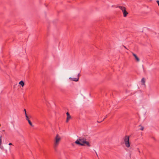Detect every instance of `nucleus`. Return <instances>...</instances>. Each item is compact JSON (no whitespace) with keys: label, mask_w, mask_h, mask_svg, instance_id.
<instances>
[{"label":"nucleus","mask_w":159,"mask_h":159,"mask_svg":"<svg viewBox=\"0 0 159 159\" xmlns=\"http://www.w3.org/2000/svg\"><path fill=\"white\" fill-rule=\"evenodd\" d=\"M61 140V137L59 136L58 134H57L54 140V148L55 151H56V148L58 145Z\"/></svg>","instance_id":"nucleus-1"},{"label":"nucleus","mask_w":159,"mask_h":159,"mask_svg":"<svg viewBox=\"0 0 159 159\" xmlns=\"http://www.w3.org/2000/svg\"><path fill=\"white\" fill-rule=\"evenodd\" d=\"M129 136L126 135L123 138L125 146L129 148L130 146V144L129 142Z\"/></svg>","instance_id":"nucleus-2"},{"label":"nucleus","mask_w":159,"mask_h":159,"mask_svg":"<svg viewBox=\"0 0 159 159\" xmlns=\"http://www.w3.org/2000/svg\"><path fill=\"white\" fill-rule=\"evenodd\" d=\"M85 140H86V139L80 138L78 139L77 140L75 141V143L79 145L84 146V144L81 143H83V141H84Z\"/></svg>","instance_id":"nucleus-3"},{"label":"nucleus","mask_w":159,"mask_h":159,"mask_svg":"<svg viewBox=\"0 0 159 159\" xmlns=\"http://www.w3.org/2000/svg\"><path fill=\"white\" fill-rule=\"evenodd\" d=\"M122 12L123 14V16L124 17H126L128 14V13L126 11V8L123 10V11H122Z\"/></svg>","instance_id":"nucleus-4"},{"label":"nucleus","mask_w":159,"mask_h":159,"mask_svg":"<svg viewBox=\"0 0 159 159\" xmlns=\"http://www.w3.org/2000/svg\"><path fill=\"white\" fill-rule=\"evenodd\" d=\"M132 54L133 56L134 57L136 60L138 62H139L140 61V59H139V58L136 55V54H135L133 52H132Z\"/></svg>","instance_id":"nucleus-5"},{"label":"nucleus","mask_w":159,"mask_h":159,"mask_svg":"<svg viewBox=\"0 0 159 159\" xmlns=\"http://www.w3.org/2000/svg\"><path fill=\"white\" fill-rule=\"evenodd\" d=\"M69 79L72 81L77 82L78 81L79 77H78L77 78H72L70 77L69 78Z\"/></svg>","instance_id":"nucleus-6"},{"label":"nucleus","mask_w":159,"mask_h":159,"mask_svg":"<svg viewBox=\"0 0 159 159\" xmlns=\"http://www.w3.org/2000/svg\"><path fill=\"white\" fill-rule=\"evenodd\" d=\"M81 143L84 144V145L85 144H86L88 146H90V144L86 140L85 141H83V143Z\"/></svg>","instance_id":"nucleus-7"},{"label":"nucleus","mask_w":159,"mask_h":159,"mask_svg":"<svg viewBox=\"0 0 159 159\" xmlns=\"http://www.w3.org/2000/svg\"><path fill=\"white\" fill-rule=\"evenodd\" d=\"M118 7L120 8L122 11H123V10L126 8L125 7H123L122 6H119Z\"/></svg>","instance_id":"nucleus-8"},{"label":"nucleus","mask_w":159,"mask_h":159,"mask_svg":"<svg viewBox=\"0 0 159 159\" xmlns=\"http://www.w3.org/2000/svg\"><path fill=\"white\" fill-rule=\"evenodd\" d=\"M141 82L142 85H145V80L144 78L142 79Z\"/></svg>","instance_id":"nucleus-9"},{"label":"nucleus","mask_w":159,"mask_h":159,"mask_svg":"<svg viewBox=\"0 0 159 159\" xmlns=\"http://www.w3.org/2000/svg\"><path fill=\"white\" fill-rule=\"evenodd\" d=\"M19 84L21 85L22 87H23L24 85V83L23 81H21L19 83Z\"/></svg>","instance_id":"nucleus-10"},{"label":"nucleus","mask_w":159,"mask_h":159,"mask_svg":"<svg viewBox=\"0 0 159 159\" xmlns=\"http://www.w3.org/2000/svg\"><path fill=\"white\" fill-rule=\"evenodd\" d=\"M66 115L67 116V118L68 119H70L71 118V116L68 112H67L66 113Z\"/></svg>","instance_id":"nucleus-11"},{"label":"nucleus","mask_w":159,"mask_h":159,"mask_svg":"<svg viewBox=\"0 0 159 159\" xmlns=\"http://www.w3.org/2000/svg\"><path fill=\"white\" fill-rule=\"evenodd\" d=\"M28 122L29 124L31 126H34V125H33L32 124V123L31 122L30 120H28Z\"/></svg>","instance_id":"nucleus-12"},{"label":"nucleus","mask_w":159,"mask_h":159,"mask_svg":"<svg viewBox=\"0 0 159 159\" xmlns=\"http://www.w3.org/2000/svg\"><path fill=\"white\" fill-rule=\"evenodd\" d=\"M2 137V136L1 135L0 136V148L2 149V148L1 147V144L2 143V139L1 138Z\"/></svg>","instance_id":"nucleus-13"},{"label":"nucleus","mask_w":159,"mask_h":159,"mask_svg":"<svg viewBox=\"0 0 159 159\" xmlns=\"http://www.w3.org/2000/svg\"><path fill=\"white\" fill-rule=\"evenodd\" d=\"M139 126L140 127V129L141 130H143L144 129V127L143 126H141V125H139Z\"/></svg>","instance_id":"nucleus-14"},{"label":"nucleus","mask_w":159,"mask_h":159,"mask_svg":"<svg viewBox=\"0 0 159 159\" xmlns=\"http://www.w3.org/2000/svg\"><path fill=\"white\" fill-rule=\"evenodd\" d=\"M69 119H68V118H66V122H68Z\"/></svg>","instance_id":"nucleus-15"},{"label":"nucleus","mask_w":159,"mask_h":159,"mask_svg":"<svg viewBox=\"0 0 159 159\" xmlns=\"http://www.w3.org/2000/svg\"><path fill=\"white\" fill-rule=\"evenodd\" d=\"M107 116V115H106L105 117L103 119V120H104L105 119H106Z\"/></svg>","instance_id":"nucleus-16"},{"label":"nucleus","mask_w":159,"mask_h":159,"mask_svg":"<svg viewBox=\"0 0 159 159\" xmlns=\"http://www.w3.org/2000/svg\"><path fill=\"white\" fill-rule=\"evenodd\" d=\"M26 119L28 121V120H29V118H28V116H27V117H26Z\"/></svg>","instance_id":"nucleus-17"},{"label":"nucleus","mask_w":159,"mask_h":159,"mask_svg":"<svg viewBox=\"0 0 159 159\" xmlns=\"http://www.w3.org/2000/svg\"><path fill=\"white\" fill-rule=\"evenodd\" d=\"M25 117H27V116H28L26 113V112H25Z\"/></svg>","instance_id":"nucleus-18"},{"label":"nucleus","mask_w":159,"mask_h":159,"mask_svg":"<svg viewBox=\"0 0 159 159\" xmlns=\"http://www.w3.org/2000/svg\"><path fill=\"white\" fill-rule=\"evenodd\" d=\"M9 145H12V144L11 143H10L9 144Z\"/></svg>","instance_id":"nucleus-19"},{"label":"nucleus","mask_w":159,"mask_h":159,"mask_svg":"<svg viewBox=\"0 0 159 159\" xmlns=\"http://www.w3.org/2000/svg\"><path fill=\"white\" fill-rule=\"evenodd\" d=\"M20 136H21L22 138H24V136H23V135H20Z\"/></svg>","instance_id":"nucleus-20"},{"label":"nucleus","mask_w":159,"mask_h":159,"mask_svg":"<svg viewBox=\"0 0 159 159\" xmlns=\"http://www.w3.org/2000/svg\"><path fill=\"white\" fill-rule=\"evenodd\" d=\"M123 47H124V48H125L126 49H127L126 48V47H125V46H124V45H123Z\"/></svg>","instance_id":"nucleus-21"},{"label":"nucleus","mask_w":159,"mask_h":159,"mask_svg":"<svg viewBox=\"0 0 159 159\" xmlns=\"http://www.w3.org/2000/svg\"><path fill=\"white\" fill-rule=\"evenodd\" d=\"M79 75H80V74H78V77H79Z\"/></svg>","instance_id":"nucleus-22"},{"label":"nucleus","mask_w":159,"mask_h":159,"mask_svg":"<svg viewBox=\"0 0 159 159\" xmlns=\"http://www.w3.org/2000/svg\"><path fill=\"white\" fill-rule=\"evenodd\" d=\"M24 111H25V112H26V110L25 109H24Z\"/></svg>","instance_id":"nucleus-23"},{"label":"nucleus","mask_w":159,"mask_h":159,"mask_svg":"<svg viewBox=\"0 0 159 159\" xmlns=\"http://www.w3.org/2000/svg\"><path fill=\"white\" fill-rule=\"evenodd\" d=\"M96 155H97V156H98V154H97V152H96Z\"/></svg>","instance_id":"nucleus-24"},{"label":"nucleus","mask_w":159,"mask_h":159,"mask_svg":"<svg viewBox=\"0 0 159 159\" xmlns=\"http://www.w3.org/2000/svg\"><path fill=\"white\" fill-rule=\"evenodd\" d=\"M2 131H3V132L5 131V130H2Z\"/></svg>","instance_id":"nucleus-25"},{"label":"nucleus","mask_w":159,"mask_h":159,"mask_svg":"<svg viewBox=\"0 0 159 159\" xmlns=\"http://www.w3.org/2000/svg\"><path fill=\"white\" fill-rule=\"evenodd\" d=\"M4 134H6V132H5V133H4Z\"/></svg>","instance_id":"nucleus-26"}]
</instances>
